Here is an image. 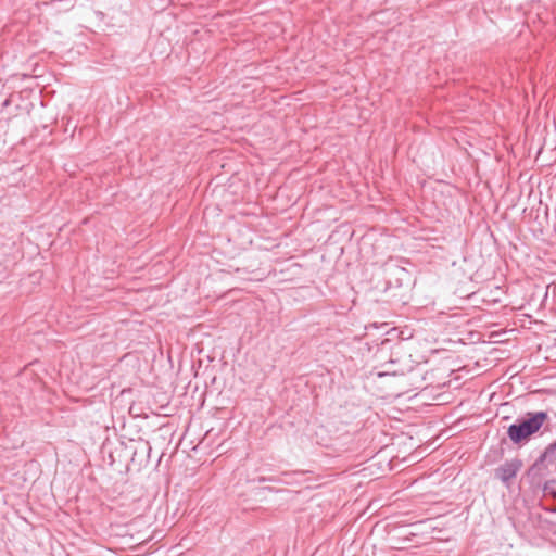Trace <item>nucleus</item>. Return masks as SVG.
I'll return each instance as SVG.
<instances>
[{
	"label": "nucleus",
	"instance_id": "f257e3e1",
	"mask_svg": "<svg viewBox=\"0 0 556 556\" xmlns=\"http://www.w3.org/2000/svg\"><path fill=\"white\" fill-rule=\"evenodd\" d=\"M546 419L547 415L545 413L530 414L527 419L508 428V437L514 443H519L538 432Z\"/></svg>",
	"mask_w": 556,
	"mask_h": 556
}]
</instances>
